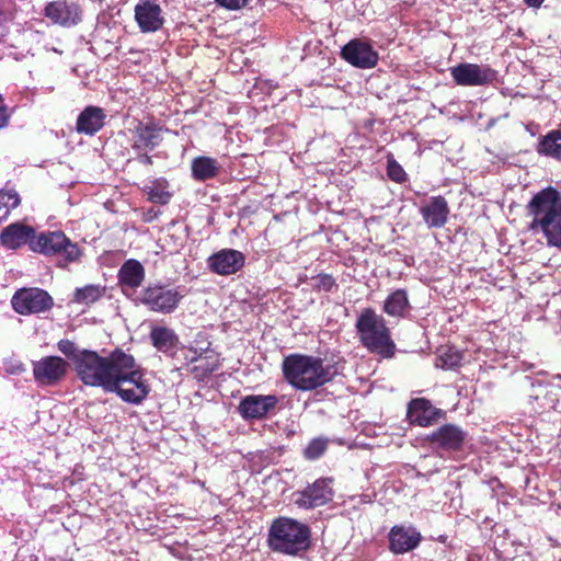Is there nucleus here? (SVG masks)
<instances>
[{
	"mask_svg": "<svg viewBox=\"0 0 561 561\" xmlns=\"http://www.w3.org/2000/svg\"><path fill=\"white\" fill-rule=\"evenodd\" d=\"M36 231L32 226L16 221L7 226L0 233V243L9 250H16L24 244L30 247Z\"/></svg>",
	"mask_w": 561,
	"mask_h": 561,
	"instance_id": "obj_20",
	"label": "nucleus"
},
{
	"mask_svg": "<svg viewBox=\"0 0 561 561\" xmlns=\"http://www.w3.org/2000/svg\"><path fill=\"white\" fill-rule=\"evenodd\" d=\"M58 350L71 362L79 380L89 387L106 391L117 368L124 351L116 348L107 356H101L95 351L78 347L72 341L64 339L57 343Z\"/></svg>",
	"mask_w": 561,
	"mask_h": 561,
	"instance_id": "obj_1",
	"label": "nucleus"
},
{
	"mask_svg": "<svg viewBox=\"0 0 561 561\" xmlns=\"http://www.w3.org/2000/svg\"><path fill=\"white\" fill-rule=\"evenodd\" d=\"M387 175L397 183H403L407 180V173L392 154L387 157Z\"/></svg>",
	"mask_w": 561,
	"mask_h": 561,
	"instance_id": "obj_35",
	"label": "nucleus"
},
{
	"mask_svg": "<svg viewBox=\"0 0 561 561\" xmlns=\"http://www.w3.org/2000/svg\"><path fill=\"white\" fill-rule=\"evenodd\" d=\"M328 445L329 439L327 437H314L307 444L302 455L307 460H317L324 455L328 449Z\"/></svg>",
	"mask_w": 561,
	"mask_h": 561,
	"instance_id": "obj_32",
	"label": "nucleus"
},
{
	"mask_svg": "<svg viewBox=\"0 0 561 561\" xmlns=\"http://www.w3.org/2000/svg\"><path fill=\"white\" fill-rule=\"evenodd\" d=\"M530 399H534L535 401H538L540 399V393L537 392L535 396L530 394Z\"/></svg>",
	"mask_w": 561,
	"mask_h": 561,
	"instance_id": "obj_44",
	"label": "nucleus"
},
{
	"mask_svg": "<svg viewBox=\"0 0 561 561\" xmlns=\"http://www.w3.org/2000/svg\"><path fill=\"white\" fill-rule=\"evenodd\" d=\"M531 217L529 229L540 231L548 247L561 248V192L548 186L536 193L527 204Z\"/></svg>",
	"mask_w": 561,
	"mask_h": 561,
	"instance_id": "obj_3",
	"label": "nucleus"
},
{
	"mask_svg": "<svg viewBox=\"0 0 561 561\" xmlns=\"http://www.w3.org/2000/svg\"><path fill=\"white\" fill-rule=\"evenodd\" d=\"M20 204L19 194L14 191H0V222L4 220L11 209H14Z\"/></svg>",
	"mask_w": 561,
	"mask_h": 561,
	"instance_id": "obj_33",
	"label": "nucleus"
},
{
	"mask_svg": "<svg viewBox=\"0 0 561 561\" xmlns=\"http://www.w3.org/2000/svg\"><path fill=\"white\" fill-rule=\"evenodd\" d=\"M9 121V115L7 112V107L3 103V100L0 98V128H3L7 126Z\"/></svg>",
	"mask_w": 561,
	"mask_h": 561,
	"instance_id": "obj_41",
	"label": "nucleus"
},
{
	"mask_svg": "<svg viewBox=\"0 0 561 561\" xmlns=\"http://www.w3.org/2000/svg\"><path fill=\"white\" fill-rule=\"evenodd\" d=\"M134 144L131 148L136 151L153 150L162 142V127L153 122H138L134 128Z\"/></svg>",
	"mask_w": 561,
	"mask_h": 561,
	"instance_id": "obj_21",
	"label": "nucleus"
},
{
	"mask_svg": "<svg viewBox=\"0 0 561 561\" xmlns=\"http://www.w3.org/2000/svg\"><path fill=\"white\" fill-rule=\"evenodd\" d=\"M411 306L408 293L404 289L392 291L385 300L382 310L392 318H403L410 311Z\"/></svg>",
	"mask_w": 561,
	"mask_h": 561,
	"instance_id": "obj_27",
	"label": "nucleus"
},
{
	"mask_svg": "<svg viewBox=\"0 0 561 561\" xmlns=\"http://www.w3.org/2000/svg\"><path fill=\"white\" fill-rule=\"evenodd\" d=\"M117 278L122 291L129 296L142 284L145 268L139 261L129 259L119 267Z\"/></svg>",
	"mask_w": 561,
	"mask_h": 561,
	"instance_id": "obj_23",
	"label": "nucleus"
},
{
	"mask_svg": "<svg viewBox=\"0 0 561 561\" xmlns=\"http://www.w3.org/2000/svg\"><path fill=\"white\" fill-rule=\"evenodd\" d=\"M105 293V287L100 285H87L77 288L73 294V301L83 305H90L99 300Z\"/></svg>",
	"mask_w": 561,
	"mask_h": 561,
	"instance_id": "obj_31",
	"label": "nucleus"
},
{
	"mask_svg": "<svg viewBox=\"0 0 561 561\" xmlns=\"http://www.w3.org/2000/svg\"><path fill=\"white\" fill-rule=\"evenodd\" d=\"M217 3L229 10H239L247 5L249 0H216Z\"/></svg>",
	"mask_w": 561,
	"mask_h": 561,
	"instance_id": "obj_40",
	"label": "nucleus"
},
{
	"mask_svg": "<svg viewBox=\"0 0 561 561\" xmlns=\"http://www.w3.org/2000/svg\"><path fill=\"white\" fill-rule=\"evenodd\" d=\"M44 15L54 24L70 27L81 22L82 10L76 2L57 0L46 4Z\"/></svg>",
	"mask_w": 561,
	"mask_h": 561,
	"instance_id": "obj_14",
	"label": "nucleus"
},
{
	"mask_svg": "<svg viewBox=\"0 0 561 561\" xmlns=\"http://www.w3.org/2000/svg\"><path fill=\"white\" fill-rule=\"evenodd\" d=\"M543 391H545V389H542V386H539V392L541 393Z\"/></svg>",
	"mask_w": 561,
	"mask_h": 561,
	"instance_id": "obj_45",
	"label": "nucleus"
},
{
	"mask_svg": "<svg viewBox=\"0 0 561 561\" xmlns=\"http://www.w3.org/2000/svg\"><path fill=\"white\" fill-rule=\"evenodd\" d=\"M341 57L359 69H371L379 60L378 53L374 49L371 43L365 38L351 39L342 47Z\"/></svg>",
	"mask_w": 561,
	"mask_h": 561,
	"instance_id": "obj_10",
	"label": "nucleus"
},
{
	"mask_svg": "<svg viewBox=\"0 0 561 561\" xmlns=\"http://www.w3.org/2000/svg\"><path fill=\"white\" fill-rule=\"evenodd\" d=\"M144 150L141 151H137L138 154H137V160L138 162H140L141 164H145V165H151L152 164V158L150 156H148L146 152H142Z\"/></svg>",
	"mask_w": 561,
	"mask_h": 561,
	"instance_id": "obj_42",
	"label": "nucleus"
},
{
	"mask_svg": "<svg viewBox=\"0 0 561 561\" xmlns=\"http://www.w3.org/2000/svg\"><path fill=\"white\" fill-rule=\"evenodd\" d=\"M135 21L142 33H154L164 23L162 10L152 0H140L135 7Z\"/></svg>",
	"mask_w": 561,
	"mask_h": 561,
	"instance_id": "obj_16",
	"label": "nucleus"
},
{
	"mask_svg": "<svg viewBox=\"0 0 561 561\" xmlns=\"http://www.w3.org/2000/svg\"><path fill=\"white\" fill-rule=\"evenodd\" d=\"M168 188L169 183L165 179H156L146 185L145 191L151 203L167 205L172 197V193Z\"/></svg>",
	"mask_w": 561,
	"mask_h": 561,
	"instance_id": "obj_30",
	"label": "nucleus"
},
{
	"mask_svg": "<svg viewBox=\"0 0 561 561\" xmlns=\"http://www.w3.org/2000/svg\"><path fill=\"white\" fill-rule=\"evenodd\" d=\"M524 1L528 7H531V8H539L543 2V0H524Z\"/></svg>",
	"mask_w": 561,
	"mask_h": 561,
	"instance_id": "obj_43",
	"label": "nucleus"
},
{
	"mask_svg": "<svg viewBox=\"0 0 561 561\" xmlns=\"http://www.w3.org/2000/svg\"><path fill=\"white\" fill-rule=\"evenodd\" d=\"M210 356L206 357L205 363H202L197 366H195L192 371L195 374V376L199 379H204L214 371H216L219 367V360L218 358H214L213 360Z\"/></svg>",
	"mask_w": 561,
	"mask_h": 561,
	"instance_id": "obj_36",
	"label": "nucleus"
},
{
	"mask_svg": "<svg viewBox=\"0 0 561 561\" xmlns=\"http://www.w3.org/2000/svg\"><path fill=\"white\" fill-rule=\"evenodd\" d=\"M536 151L540 156L561 160V129L550 130L542 136L536 146Z\"/></svg>",
	"mask_w": 561,
	"mask_h": 561,
	"instance_id": "obj_28",
	"label": "nucleus"
},
{
	"mask_svg": "<svg viewBox=\"0 0 561 561\" xmlns=\"http://www.w3.org/2000/svg\"><path fill=\"white\" fill-rule=\"evenodd\" d=\"M332 479H318L308 485L296 499L295 503L302 508L322 506L333 499Z\"/></svg>",
	"mask_w": 561,
	"mask_h": 561,
	"instance_id": "obj_15",
	"label": "nucleus"
},
{
	"mask_svg": "<svg viewBox=\"0 0 561 561\" xmlns=\"http://www.w3.org/2000/svg\"><path fill=\"white\" fill-rule=\"evenodd\" d=\"M184 297L183 290L179 287L170 288L160 284L148 285L144 288L137 301L146 306L150 311L168 314L172 313Z\"/></svg>",
	"mask_w": 561,
	"mask_h": 561,
	"instance_id": "obj_8",
	"label": "nucleus"
},
{
	"mask_svg": "<svg viewBox=\"0 0 561 561\" xmlns=\"http://www.w3.org/2000/svg\"><path fill=\"white\" fill-rule=\"evenodd\" d=\"M285 380L300 391L314 390L333 380L342 369L339 362L321 357L290 354L282 364Z\"/></svg>",
	"mask_w": 561,
	"mask_h": 561,
	"instance_id": "obj_2",
	"label": "nucleus"
},
{
	"mask_svg": "<svg viewBox=\"0 0 561 561\" xmlns=\"http://www.w3.org/2000/svg\"><path fill=\"white\" fill-rule=\"evenodd\" d=\"M313 282L312 286L319 290L331 291L335 286V279L329 274L318 275Z\"/></svg>",
	"mask_w": 561,
	"mask_h": 561,
	"instance_id": "obj_39",
	"label": "nucleus"
},
{
	"mask_svg": "<svg viewBox=\"0 0 561 561\" xmlns=\"http://www.w3.org/2000/svg\"><path fill=\"white\" fill-rule=\"evenodd\" d=\"M208 351V346L203 348L196 347H186L184 345L179 346V353L176 357H172L174 360L179 362L181 365H188L190 363L197 362L204 353Z\"/></svg>",
	"mask_w": 561,
	"mask_h": 561,
	"instance_id": "obj_34",
	"label": "nucleus"
},
{
	"mask_svg": "<svg viewBox=\"0 0 561 561\" xmlns=\"http://www.w3.org/2000/svg\"><path fill=\"white\" fill-rule=\"evenodd\" d=\"M279 398L275 394H249L241 399L238 411L243 420H261L275 410Z\"/></svg>",
	"mask_w": 561,
	"mask_h": 561,
	"instance_id": "obj_13",
	"label": "nucleus"
},
{
	"mask_svg": "<svg viewBox=\"0 0 561 561\" xmlns=\"http://www.w3.org/2000/svg\"><path fill=\"white\" fill-rule=\"evenodd\" d=\"M450 76L458 85L476 87L492 83L496 71L489 66L463 62L450 68Z\"/></svg>",
	"mask_w": 561,
	"mask_h": 561,
	"instance_id": "obj_11",
	"label": "nucleus"
},
{
	"mask_svg": "<svg viewBox=\"0 0 561 561\" xmlns=\"http://www.w3.org/2000/svg\"><path fill=\"white\" fill-rule=\"evenodd\" d=\"M105 392L116 393L130 404H140L149 394L150 386L144 378L133 355L124 353Z\"/></svg>",
	"mask_w": 561,
	"mask_h": 561,
	"instance_id": "obj_5",
	"label": "nucleus"
},
{
	"mask_svg": "<svg viewBox=\"0 0 561 561\" xmlns=\"http://www.w3.org/2000/svg\"><path fill=\"white\" fill-rule=\"evenodd\" d=\"M152 345L170 357H176L179 353L180 341L174 330L167 327H154L150 331Z\"/></svg>",
	"mask_w": 561,
	"mask_h": 561,
	"instance_id": "obj_26",
	"label": "nucleus"
},
{
	"mask_svg": "<svg viewBox=\"0 0 561 561\" xmlns=\"http://www.w3.org/2000/svg\"><path fill=\"white\" fill-rule=\"evenodd\" d=\"M68 369V363L59 356H46L33 364L35 381L41 386H55L61 381Z\"/></svg>",
	"mask_w": 561,
	"mask_h": 561,
	"instance_id": "obj_12",
	"label": "nucleus"
},
{
	"mask_svg": "<svg viewBox=\"0 0 561 561\" xmlns=\"http://www.w3.org/2000/svg\"><path fill=\"white\" fill-rule=\"evenodd\" d=\"M267 545L273 552L300 556L310 548V528L294 518L278 517L271 524Z\"/></svg>",
	"mask_w": 561,
	"mask_h": 561,
	"instance_id": "obj_4",
	"label": "nucleus"
},
{
	"mask_svg": "<svg viewBox=\"0 0 561 561\" xmlns=\"http://www.w3.org/2000/svg\"><path fill=\"white\" fill-rule=\"evenodd\" d=\"M12 308L20 314L39 313L53 307V298L39 288H23L18 290L11 300Z\"/></svg>",
	"mask_w": 561,
	"mask_h": 561,
	"instance_id": "obj_9",
	"label": "nucleus"
},
{
	"mask_svg": "<svg viewBox=\"0 0 561 561\" xmlns=\"http://www.w3.org/2000/svg\"><path fill=\"white\" fill-rule=\"evenodd\" d=\"M30 250L46 256L59 255L66 263L76 262L81 255L78 244L60 230L35 234V239L30 243Z\"/></svg>",
	"mask_w": 561,
	"mask_h": 561,
	"instance_id": "obj_7",
	"label": "nucleus"
},
{
	"mask_svg": "<svg viewBox=\"0 0 561 561\" xmlns=\"http://www.w3.org/2000/svg\"><path fill=\"white\" fill-rule=\"evenodd\" d=\"M442 415L443 411L433 407L431 401L424 398L413 399L408 405V417L411 424L426 427L434 424Z\"/></svg>",
	"mask_w": 561,
	"mask_h": 561,
	"instance_id": "obj_22",
	"label": "nucleus"
},
{
	"mask_svg": "<svg viewBox=\"0 0 561 561\" xmlns=\"http://www.w3.org/2000/svg\"><path fill=\"white\" fill-rule=\"evenodd\" d=\"M442 367L444 369H453L460 365L462 355L453 348H448L440 355Z\"/></svg>",
	"mask_w": 561,
	"mask_h": 561,
	"instance_id": "obj_37",
	"label": "nucleus"
},
{
	"mask_svg": "<svg viewBox=\"0 0 561 561\" xmlns=\"http://www.w3.org/2000/svg\"><path fill=\"white\" fill-rule=\"evenodd\" d=\"M208 267L218 275H231L240 271L245 263L242 252L233 249H222L207 260Z\"/></svg>",
	"mask_w": 561,
	"mask_h": 561,
	"instance_id": "obj_18",
	"label": "nucleus"
},
{
	"mask_svg": "<svg viewBox=\"0 0 561 561\" xmlns=\"http://www.w3.org/2000/svg\"><path fill=\"white\" fill-rule=\"evenodd\" d=\"M356 332L362 345L370 353L382 358H391L396 353V344L391 337L386 320L373 308L362 310L355 323Z\"/></svg>",
	"mask_w": 561,
	"mask_h": 561,
	"instance_id": "obj_6",
	"label": "nucleus"
},
{
	"mask_svg": "<svg viewBox=\"0 0 561 561\" xmlns=\"http://www.w3.org/2000/svg\"><path fill=\"white\" fill-rule=\"evenodd\" d=\"M467 433L455 424H445L428 436L430 444L436 449L460 450Z\"/></svg>",
	"mask_w": 561,
	"mask_h": 561,
	"instance_id": "obj_19",
	"label": "nucleus"
},
{
	"mask_svg": "<svg viewBox=\"0 0 561 561\" xmlns=\"http://www.w3.org/2000/svg\"><path fill=\"white\" fill-rule=\"evenodd\" d=\"M424 222L428 228H442L446 225L449 207L445 197L433 196L420 209Z\"/></svg>",
	"mask_w": 561,
	"mask_h": 561,
	"instance_id": "obj_24",
	"label": "nucleus"
},
{
	"mask_svg": "<svg viewBox=\"0 0 561 561\" xmlns=\"http://www.w3.org/2000/svg\"><path fill=\"white\" fill-rule=\"evenodd\" d=\"M389 549L396 554H403L414 550L421 542V533L411 525H396L389 534Z\"/></svg>",
	"mask_w": 561,
	"mask_h": 561,
	"instance_id": "obj_17",
	"label": "nucleus"
},
{
	"mask_svg": "<svg viewBox=\"0 0 561 561\" xmlns=\"http://www.w3.org/2000/svg\"><path fill=\"white\" fill-rule=\"evenodd\" d=\"M106 114L99 106H87L77 118V131L92 136L101 130L105 124Z\"/></svg>",
	"mask_w": 561,
	"mask_h": 561,
	"instance_id": "obj_25",
	"label": "nucleus"
},
{
	"mask_svg": "<svg viewBox=\"0 0 561 561\" xmlns=\"http://www.w3.org/2000/svg\"><path fill=\"white\" fill-rule=\"evenodd\" d=\"M12 20L13 12L9 8L0 7V41L9 34Z\"/></svg>",
	"mask_w": 561,
	"mask_h": 561,
	"instance_id": "obj_38",
	"label": "nucleus"
},
{
	"mask_svg": "<svg viewBox=\"0 0 561 561\" xmlns=\"http://www.w3.org/2000/svg\"><path fill=\"white\" fill-rule=\"evenodd\" d=\"M220 170L216 159L210 157H197L192 161V174L197 181H206L215 178Z\"/></svg>",
	"mask_w": 561,
	"mask_h": 561,
	"instance_id": "obj_29",
	"label": "nucleus"
}]
</instances>
